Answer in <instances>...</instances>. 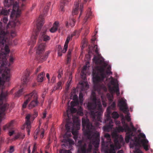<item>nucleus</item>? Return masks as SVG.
<instances>
[{
  "instance_id": "2f4dec72",
  "label": "nucleus",
  "mask_w": 153,
  "mask_h": 153,
  "mask_svg": "<svg viewBox=\"0 0 153 153\" xmlns=\"http://www.w3.org/2000/svg\"><path fill=\"white\" fill-rule=\"evenodd\" d=\"M23 93V88H22L19 89V91L16 93L15 96L16 97H19L22 95Z\"/></svg>"
},
{
  "instance_id": "72a5a7b5",
  "label": "nucleus",
  "mask_w": 153,
  "mask_h": 153,
  "mask_svg": "<svg viewBox=\"0 0 153 153\" xmlns=\"http://www.w3.org/2000/svg\"><path fill=\"white\" fill-rule=\"evenodd\" d=\"M8 13L7 10L2 8L1 9H0V16L4 15L7 16Z\"/></svg>"
},
{
  "instance_id": "b1692460",
  "label": "nucleus",
  "mask_w": 153,
  "mask_h": 153,
  "mask_svg": "<svg viewBox=\"0 0 153 153\" xmlns=\"http://www.w3.org/2000/svg\"><path fill=\"white\" fill-rule=\"evenodd\" d=\"M71 39H72V38H71V36H69L67 37L64 45L63 50L62 51L63 53H65L66 51L68 48V44Z\"/></svg>"
},
{
  "instance_id": "dca6fc26",
  "label": "nucleus",
  "mask_w": 153,
  "mask_h": 153,
  "mask_svg": "<svg viewBox=\"0 0 153 153\" xmlns=\"http://www.w3.org/2000/svg\"><path fill=\"white\" fill-rule=\"evenodd\" d=\"M47 30V27H44L42 30V32H41L40 35V37L39 40L38 42L40 43V41L43 40L44 41H47L50 40V37L46 34V33Z\"/></svg>"
},
{
  "instance_id": "5fc2aeb1",
  "label": "nucleus",
  "mask_w": 153,
  "mask_h": 153,
  "mask_svg": "<svg viewBox=\"0 0 153 153\" xmlns=\"http://www.w3.org/2000/svg\"><path fill=\"white\" fill-rule=\"evenodd\" d=\"M14 151V147L13 146H11L10 147L9 152L10 153H12Z\"/></svg>"
},
{
  "instance_id": "8fccbe9b",
  "label": "nucleus",
  "mask_w": 153,
  "mask_h": 153,
  "mask_svg": "<svg viewBox=\"0 0 153 153\" xmlns=\"http://www.w3.org/2000/svg\"><path fill=\"white\" fill-rule=\"evenodd\" d=\"M79 98L80 101L83 100V94L82 93L80 92L79 95Z\"/></svg>"
},
{
  "instance_id": "3c124183",
  "label": "nucleus",
  "mask_w": 153,
  "mask_h": 153,
  "mask_svg": "<svg viewBox=\"0 0 153 153\" xmlns=\"http://www.w3.org/2000/svg\"><path fill=\"white\" fill-rule=\"evenodd\" d=\"M114 122L115 124L117 126H120L121 123L120 122V121L117 120H115Z\"/></svg>"
},
{
  "instance_id": "680f3d73",
  "label": "nucleus",
  "mask_w": 153,
  "mask_h": 153,
  "mask_svg": "<svg viewBox=\"0 0 153 153\" xmlns=\"http://www.w3.org/2000/svg\"><path fill=\"white\" fill-rule=\"evenodd\" d=\"M72 51V50H71V49L69 50L68 52L67 56H71V54Z\"/></svg>"
},
{
  "instance_id": "cd10ccee",
  "label": "nucleus",
  "mask_w": 153,
  "mask_h": 153,
  "mask_svg": "<svg viewBox=\"0 0 153 153\" xmlns=\"http://www.w3.org/2000/svg\"><path fill=\"white\" fill-rule=\"evenodd\" d=\"M121 116L122 117V123L123 125V127H125L126 128L128 129L129 131H130V130L131 129L129 127L127 124L126 123L125 121V118L124 115L123 114H122L121 115Z\"/></svg>"
},
{
  "instance_id": "5701e85b",
  "label": "nucleus",
  "mask_w": 153,
  "mask_h": 153,
  "mask_svg": "<svg viewBox=\"0 0 153 153\" xmlns=\"http://www.w3.org/2000/svg\"><path fill=\"white\" fill-rule=\"evenodd\" d=\"M59 26V23L57 21L55 22L53 25V27L50 30L52 33H54L58 30Z\"/></svg>"
},
{
  "instance_id": "a19ab883",
  "label": "nucleus",
  "mask_w": 153,
  "mask_h": 153,
  "mask_svg": "<svg viewBox=\"0 0 153 153\" xmlns=\"http://www.w3.org/2000/svg\"><path fill=\"white\" fill-rule=\"evenodd\" d=\"M97 47V45H94V47H92V49L95 51V53L97 54H98L99 53V49Z\"/></svg>"
},
{
  "instance_id": "f03ea898",
  "label": "nucleus",
  "mask_w": 153,
  "mask_h": 153,
  "mask_svg": "<svg viewBox=\"0 0 153 153\" xmlns=\"http://www.w3.org/2000/svg\"><path fill=\"white\" fill-rule=\"evenodd\" d=\"M92 102H88L87 106L91 111V116L94 121H97L102 122L101 117L103 110L100 100L97 99L94 92H92Z\"/></svg>"
},
{
  "instance_id": "c9c22d12",
  "label": "nucleus",
  "mask_w": 153,
  "mask_h": 153,
  "mask_svg": "<svg viewBox=\"0 0 153 153\" xmlns=\"http://www.w3.org/2000/svg\"><path fill=\"white\" fill-rule=\"evenodd\" d=\"M112 117L114 119L118 118L119 117V115L118 113L116 111H114L111 114Z\"/></svg>"
},
{
  "instance_id": "0e129e2a",
  "label": "nucleus",
  "mask_w": 153,
  "mask_h": 153,
  "mask_svg": "<svg viewBox=\"0 0 153 153\" xmlns=\"http://www.w3.org/2000/svg\"><path fill=\"white\" fill-rule=\"evenodd\" d=\"M40 69H41V66H40L38 68H37L36 71L35 73H37L39 71H40Z\"/></svg>"
},
{
  "instance_id": "c85d7f7f",
  "label": "nucleus",
  "mask_w": 153,
  "mask_h": 153,
  "mask_svg": "<svg viewBox=\"0 0 153 153\" xmlns=\"http://www.w3.org/2000/svg\"><path fill=\"white\" fill-rule=\"evenodd\" d=\"M112 137L115 138L114 140V142L115 144L114 146L117 147V145H119V142L118 140V136L116 133H114L112 134Z\"/></svg>"
},
{
  "instance_id": "052dcab7",
  "label": "nucleus",
  "mask_w": 153,
  "mask_h": 153,
  "mask_svg": "<svg viewBox=\"0 0 153 153\" xmlns=\"http://www.w3.org/2000/svg\"><path fill=\"white\" fill-rule=\"evenodd\" d=\"M58 49H59V50H58V51L62 52V53H64L62 52V50H63V49L62 50V48L61 46L60 45H59L58 46Z\"/></svg>"
},
{
  "instance_id": "ea45409f",
  "label": "nucleus",
  "mask_w": 153,
  "mask_h": 153,
  "mask_svg": "<svg viewBox=\"0 0 153 153\" xmlns=\"http://www.w3.org/2000/svg\"><path fill=\"white\" fill-rule=\"evenodd\" d=\"M25 137L24 135L22 134H19L15 137V139H17L19 138L23 139Z\"/></svg>"
},
{
  "instance_id": "9b49d317",
  "label": "nucleus",
  "mask_w": 153,
  "mask_h": 153,
  "mask_svg": "<svg viewBox=\"0 0 153 153\" xmlns=\"http://www.w3.org/2000/svg\"><path fill=\"white\" fill-rule=\"evenodd\" d=\"M44 20L43 19H41L39 21L37 24V29L35 32V34L33 35L31 37V40L33 45L35 44L36 42V40L37 38L38 35L39 34V32L41 30V27L44 24Z\"/></svg>"
},
{
  "instance_id": "f257e3e1",
  "label": "nucleus",
  "mask_w": 153,
  "mask_h": 153,
  "mask_svg": "<svg viewBox=\"0 0 153 153\" xmlns=\"http://www.w3.org/2000/svg\"><path fill=\"white\" fill-rule=\"evenodd\" d=\"M106 65L104 66H98L97 67L96 71H93V81L94 84L93 89L97 91L99 94L101 93V91L102 90L106 91L107 88L103 84H101L100 82L102 81L105 78V68Z\"/></svg>"
},
{
  "instance_id": "c03bdc74",
  "label": "nucleus",
  "mask_w": 153,
  "mask_h": 153,
  "mask_svg": "<svg viewBox=\"0 0 153 153\" xmlns=\"http://www.w3.org/2000/svg\"><path fill=\"white\" fill-rule=\"evenodd\" d=\"M62 82L61 81H59L57 83L56 86L57 87L58 89H62Z\"/></svg>"
},
{
  "instance_id": "e433bc0d",
  "label": "nucleus",
  "mask_w": 153,
  "mask_h": 153,
  "mask_svg": "<svg viewBox=\"0 0 153 153\" xmlns=\"http://www.w3.org/2000/svg\"><path fill=\"white\" fill-rule=\"evenodd\" d=\"M73 124L74 125L73 127L75 129H76L78 130L80 128V124L79 123L77 122L76 123V125L75 123H73Z\"/></svg>"
},
{
  "instance_id": "1a4fd4ad",
  "label": "nucleus",
  "mask_w": 153,
  "mask_h": 153,
  "mask_svg": "<svg viewBox=\"0 0 153 153\" xmlns=\"http://www.w3.org/2000/svg\"><path fill=\"white\" fill-rule=\"evenodd\" d=\"M118 105L120 106V110L126 115L125 118L128 122L130 121L131 119L130 116L129 110L126 101L124 100H120L119 101Z\"/></svg>"
},
{
  "instance_id": "49530a36",
  "label": "nucleus",
  "mask_w": 153,
  "mask_h": 153,
  "mask_svg": "<svg viewBox=\"0 0 153 153\" xmlns=\"http://www.w3.org/2000/svg\"><path fill=\"white\" fill-rule=\"evenodd\" d=\"M39 130H36L34 133V138L35 139L37 138V135L39 133Z\"/></svg>"
},
{
  "instance_id": "a878e982",
  "label": "nucleus",
  "mask_w": 153,
  "mask_h": 153,
  "mask_svg": "<svg viewBox=\"0 0 153 153\" xmlns=\"http://www.w3.org/2000/svg\"><path fill=\"white\" fill-rule=\"evenodd\" d=\"M45 74L44 72H41L39 74L37 78V80L38 82H42L43 81V79L45 77Z\"/></svg>"
},
{
  "instance_id": "774afa93",
  "label": "nucleus",
  "mask_w": 153,
  "mask_h": 153,
  "mask_svg": "<svg viewBox=\"0 0 153 153\" xmlns=\"http://www.w3.org/2000/svg\"><path fill=\"white\" fill-rule=\"evenodd\" d=\"M56 77L54 76H53L52 79L51 81H52L53 82H54L55 80Z\"/></svg>"
},
{
  "instance_id": "473e14b6",
  "label": "nucleus",
  "mask_w": 153,
  "mask_h": 153,
  "mask_svg": "<svg viewBox=\"0 0 153 153\" xmlns=\"http://www.w3.org/2000/svg\"><path fill=\"white\" fill-rule=\"evenodd\" d=\"M105 138H106L107 141L106 142L108 143H110L111 142V136L110 135L106 133L104 135Z\"/></svg>"
},
{
  "instance_id": "f3484780",
  "label": "nucleus",
  "mask_w": 153,
  "mask_h": 153,
  "mask_svg": "<svg viewBox=\"0 0 153 153\" xmlns=\"http://www.w3.org/2000/svg\"><path fill=\"white\" fill-rule=\"evenodd\" d=\"M6 32L2 30L0 27V44L1 43L3 45L4 43L6 42Z\"/></svg>"
},
{
  "instance_id": "412c9836",
  "label": "nucleus",
  "mask_w": 153,
  "mask_h": 153,
  "mask_svg": "<svg viewBox=\"0 0 153 153\" xmlns=\"http://www.w3.org/2000/svg\"><path fill=\"white\" fill-rule=\"evenodd\" d=\"M30 114L27 115L26 117V122L25 124V126H26L27 127V132L28 134H29L30 132V129L31 128L30 126Z\"/></svg>"
},
{
  "instance_id": "39448f33",
  "label": "nucleus",
  "mask_w": 153,
  "mask_h": 153,
  "mask_svg": "<svg viewBox=\"0 0 153 153\" xmlns=\"http://www.w3.org/2000/svg\"><path fill=\"white\" fill-rule=\"evenodd\" d=\"M45 46V43H41L38 45L36 49V52L37 54L36 59L40 62H42L45 61L48 57V55L50 53L49 51H48L46 52L44 55H43Z\"/></svg>"
},
{
  "instance_id": "aec40b11",
  "label": "nucleus",
  "mask_w": 153,
  "mask_h": 153,
  "mask_svg": "<svg viewBox=\"0 0 153 153\" xmlns=\"http://www.w3.org/2000/svg\"><path fill=\"white\" fill-rule=\"evenodd\" d=\"M116 107V103L115 102H113L111 105L109 106L107 109V114L106 116H107V118L108 119L110 118V114H111V109L114 110Z\"/></svg>"
},
{
  "instance_id": "13d9d810",
  "label": "nucleus",
  "mask_w": 153,
  "mask_h": 153,
  "mask_svg": "<svg viewBox=\"0 0 153 153\" xmlns=\"http://www.w3.org/2000/svg\"><path fill=\"white\" fill-rule=\"evenodd\" d=\"M71 60V56H67V63L68 64Z\"/></svg>"
},
{
  "instance_id": "69168bd1",
  "label": "nucleus",
  "mask_w": 153,
  "mask_h": 153,
  "mask_svg": "<svg viewBox=\"0 0 153 153\" xmlns=\"http://www.w3.org/2000/svg\"><path fill=\"white\" fill-rule=\"evenodd\" d=\"M46 111H45L43 113V117H42V118L43 119L45 118L46 117Z\"/></svg>"
},
{
  "instance_id": "de8ad7c7",
  "label": "nucleus",
  "mask_w": 153,
  "mask_h": 153,
  "mask_svg": "<svg viewBox=\"0 0 153 153\" xmlns=\"http://www.w3.org/2000/svg\"><path fill=\"white\" fill-rule=\"evenodd\" d=\"M50 5V2H49L47 4V6L45 7L44 10H45V12H47L48 11L49 7Z\"/></svg>"
},
{
  "instance_id": "2eb2a0df",
  "label": "nucleus",
  "mask_w": 153,
  "mask_h": 153,
  "mask_svg": "<svg viewBox=\"0 0 153 153\" xmlns=\"http://www.w3.org/2000/svg\"><path fill=\"white\" fill-rule=\"evenodd\" d=\"M111 83V85H114L113 87H111L110 86H109V90L111 92H115L117 96H119L120 95V91L118 85H115V82L114 80L113 79H112L110 82Z\"/></svg>"
},
{
  "instance_id": "bf43d9fd",
  "label": "nucleus",
  "mask_w": 153,
  "mask_h": 153,
  "mask_svg": "<svg viewBox=\"0 0 153 153\" xmlns=\"http://www.w3.org/2000/svg\"><path fill=\"white\" fill-rule=\"evenodd\" d=\"M14 23L15 26L18 25L20 24V22L19 20H17L16 22H15Z\"/></svg>"
},
{
  "instance_id": "9d476101",
  "label": "nucleus",
  "mask_w": 153,
  "mask_h": 153,
  "mask_svg": "<svg viewBox=\"0 0 153 153\" xmlns=\"http://www.w3.org/2000/svg\"><path fill=\"white\" fill-rule=\"evenodd\" d=\"M115 130L118 133L123 132L124 131L126 132V135L125 138V140L126 143H128L130 139H132L131 137L133 135V134L132 133L131 129L130 131H129L128 129L126 128L125 127H122L120 126L116 127Z\"/></svg>"
},
{
  "instance_id": "09e8293b",
  "label": "nucleus",
  "mask_w": 153,
  "mask_h": 153,
  "mask_svg": "<svg viewBox=\"0 0 153 153\" xmlns=\"http://www.w3.org/2000/svg\"><path fill=\"white\" fill-rule=\"evenodd\" d=\"M8 20L7 17L4 16L3 18V22L4 23H7Z\"/></svg>"
},
{
  "instance_id": "ddd939ff",
  "label": "nucleus",
  "mask_w": 153,
  "mask_h": 153,
  "mask_svg": "<svg viewBox=\"0 0 153 153\" xmlns=\"http://www.w3.org/2000/svg\"><path fill=\"white\" fill-rule=\"evenodd\" d=\"M106 119L105 120L106 125L103 127V128L104 131L108 132L112 129L114 123L111 117L108 119L107 118V116H106Z\"/></svg>"
},
{
  "instance_id": "58836bf2",
  "label": "nucleus",
  "mask_w": 153,
  "mask_h": 153,
  "mask_svg": "<svg viewBox=\"0 0 153 153\" xmlns=\"http://www.w3.org/2000/svg\"><path fill=\"white\" fill-rule=\"evenodd\" d=\"M69 23L71 27H74L75 24V21L74 19H72L70 20Z\"/></svg>"
},
{
  "instance_id": "a211bd4d",
  "label": "nucleus",
  "mask_w": 153,
  "mask_h": 153,
  "mask_svg": "<svg viewBox=\"0 0 153 153\" xmlns=\"http://www.w3.org/2000/svg\"><path fill=\"white\" fill-rule=\"evenodd\" d=\"M30 73L27 71L25 73L24 76L22 78V83L24 85H25L30 80L29 75Z\"/></svg>"
},
{
  "instance_id": "6e6552de",
  "label": "nucleus",
  "mask_w": 153,
  "mask_h": 153,
  "mask_svg": "<svg viewBox=\"0 0 153 153\" xmlns=\"http://www.w3.org/2000/svg\"><path fill=\"white\" fill-rule=\"evenodd\" d=\"M74 126V125L71 121H70L68 120H67L65 126L67 132L65 134L64 137H70L71 135V131L74 135H78V130L75 129L73 127Z\"/></svg>"
},
{
  "instance_id": "423d86ee",
  "label": "nucleus",
  "mask_w": 153,
  "mask_h": 153,
  "mask_svg": "<svg viewBox=\"0 0 153 153\" xmlns=\"http://www.w3.org/2000/svg\"><path fill=\"white\" fill-rule=\"evenodd\" d=\"M25 99H27L29 101H31L28 106L29 109H31L36 106L39 103L38 100V95L37 92L35 90L26 95L25 97Z\"/></svg>"
},
{
  "instance_id": "f704fd0d",
  "label": "nucleus",
  "mask_w": 153,
  "mask_h": 153,
  "mask_svg": "<svg viewBox=\"0 0 153 153\" xmlns=\"http://www.w3.org/2000/svg\"><path fill=\"white\" fill-rule=\"evenodd\" d=\"M30 146L29 145L27 147V146H25L23 149V153H26L27 152V153H30Z\"/></svg>"
},
{
  "instance_id": "7ed1b4c3",
  "label": "nucleus",
  "mask_w": 153,
  "mask_h": 153,
  "mask_svg": "<svg viewBox=\"0 0 153 153\" xmlns=\"http://www.w3.org/2000/svg\"><path fill=\"white\" fill-rule=\"evenodd\" d=\"M141 138L144 139L141 140V142L144 149L147 151L149 150V146L148 145L149 141L145 139L146 138L145 135L144 134L141 133L138 135L137 137L134 136L133 138V140H132L135 142L134 145L136 146L135 148V150L137 149H139L138 148L140 145L139 142ZM135 153V151H134Z\"/></svg>"
},
{
  "instance_id": "0eeeda50",
  "label": "nucleus",
  "mask_w": 153,
  "mask_h": 153,
  "mask_svg": "<svg viewBox=\"0 0 153 153\" xmlns=\"http://www.w3.org/2000/svg\"><path fill=\"white\" fill-rule=\"evenodd\" d=\"M22 0L24 1L25 0ZM4 5L8 7L13 5V10L10 15L11 17L15 16L17 17L20 15L21 11L18 7L17 2L16 1L15 2V0H5Z\"/></svg>"
},
{
  "instance_id": "4c0bfd02",
  "label": "nucleus",
  "mask_w": 153,
  "mask_h": 153,
  "mask_svg": "<svg viewBox=\"0 0 153 153\" xmlns=\"http://www.w3.org/2000/svg\"><path fill=\"white\" fill-rule=\"evenodd\" d=\"M130 129L131 130V132L133 134V135L132 136V137H131V138L132 139H130V140H133V139L132 137H133L135 136V134H134V132H135L136 131L137 129L136 128H135L134 126H132V127H131V128H130Z\"/></svg>"
},
{
  "instance_id": "7c9ffc66",
  "label": "nucleus",
  "mask_w": 153,
  "mask_h": 153,
  "mask_svg": "<svg viewBox=\"0 0 153 153\" xmlns=\"http://www.w3.org/2000/svg\"><path fill=\"white\" fill-rule=\"evenodd\" d=\"M87 66L86 65L84 66L83 67V69L81 71V76L82 78H83L84 80H85L86 78V75L84 73V71H85L87 70Z\"/></svg>"
},
{
  "instance_id": "f8f14e48",
  "label": "nucleus",
  "mask_w": 153,
  "mask_h": 153,
  "mask_svg": "<svg viewBox=\"0 0 153 153\" xmlns=\"http://www.w3.org/2000/svg\"><path fill=\"white\" fill-rule=\"evenodd\" d=\"M83 4L81 3V1L79 0H76L74 4V8L72 12V14L73 15L77 14L78 13V10L80 9V13L79 16L82 15L83 11Z\"/></svg>"
},
{
  "instance_id": "bb28decb",
  "label": "nucleus",
  "mask_w": 153,
  "mask_h": 153,
  "mask_svg": "<svg viewBox=\"0 0 153 153\" xmlns=\"http://www.w3.org/2000/svg\"><path fill=\"white\" fill-rule=\"evenodd\" d=\"M93 60V62L97 65H101L103 63L102 60L96 56H94Z\"/></svg>"
},
{
  "instance_id": "79ce46f5",
  "label": "nucleus",
  "mask_w": 153,
  "mask_h": 153,
  "mask_svg": "<svg viewBox=\"0 0 153 153\" xmlns=\"http://www.w3.org/2000/svg\"><path fill=\"white\" fill-rule=\"evenodd\" d=\"M58 78L59 79L60 78H61L62 76V70H59L58 72Z\"/></svg>"
},
{
  "instance_id": "6e6d98bb",
  "label": "nucleus",
  "mask_w": 153,
  "mask_h": 153,
  "mask_svg": "<svg viewBox=\"0 0 153 153\" xmlns=\"http://www.w3.org/2000/svg\"><path fill=\"white\" fill-rule=\"evenodd\" d=\"M67 141L70 144H74V141L68 138Z\"/></svg>"
},
{
  "instance_id": "20e7f679",
  "label": "nucleus",
  "mask_w": 153,
  "mask_h": 153,
  "mask_svg": "<svg viewBox=\"0 0 153 153\" xmlns=\"http://www.w3.org/2000/svg\"><path fill=\"white\" fill-rule=\"evenodd\" d=\"M1 88V93L0 95V117L1 115H4L7 112L9 108V104L7 103H4L5 101L7 95V92H4Z\"/></svg>"
},
{
  "instance_id": "a18cd8bd",
  "label": "nucleus",
  "mask_w": 153,
  "mask_h": 153,
  "mask_svg": "<svg viewBox=\"0 0 153 153\" xmlns=\"http://www.w3.org/2000/svg\"><path fill=\"white\" fill-rule=\"evenodd\" d=\"M26 101L24 102V103L22 105V107L23 108H25L27 106V104L29 102L27 99H25Z\"/></svg>"
},
{
  "instance_id": "6ab92c4d",
  "label": "nucleus",
  "mask_w": 153,
  "mask_h": 153,
  "mask_svg": "<svg viewBox=\"0 0 153 153\" xmlns=\"http://www.w3.org/2000/svg\"><path fill=\"white\" fill-rule=\"evenodd\" d=\"M6 55H0V72L3 68H4L6 65V59L5 58V56Z\"/></svg>"
},
{
  "instance_id": "393cba45",
  "label": "nucleus",
  "mask_w": 153,
  "mask_h": 153,
  "mask_svg": "<svg viewBox=\"0 0 153 153\" xmlns=\"http://www.w3.org/2000/svg\"><path fill=\"white\" fill-rule=\"evenodd\" d=\"M110 148L109 149L106 151L107 153H116L115 149H116L117 147L114 146L113 144L110 145Z\"/></svg>"
},
{
  "instance_id": "338daca9",
  "label": "nucleus",
  "mask_w": 153,
  "mask_h": 153,
  "mask_svg": "<svg viewBox=\"0 0 153 153\" xmlns=\"http://www.w3.org/2000/svg\"><path fill=\"white\" fill-rule=\"evenodd\" d=\"M41 134L40 135V137L41 138H43L44 137V131H42L41 132Z\"/></svg>"
},
{
  "instance_id": "603ef678",
  "label": "nucleus",
  "mask_w": 153,
  "mask_h": 153,
  "mask_svg": "<svg viewBox=\"0 0 153 153\" xmlns=\"http://www.w3.org/2000/svg\"><path fill=\"white\" fill-rule=\"evenodd\" d=\"M101 97L102 100V105L104 107H106V106L107 104L105 100L102 99V97L101 96Z\"/></svg>"
},
{
  "instance_id": "864d4df0",
  "label": "nucleus",
  "mask_w": 153,
  "mask_h": 153,
  "mask_svg": "<svg viewBox=\"0 0 153 153\" xmlns=\"http://www.w3.org/2000/svg\"><path fill=\"white\" fill-rule=\"evenodd\" d=\"M71 112L73 113H75L77 111V110L76 108H72L71 109Z\"/></svg>"
},
{
  "instance_id": "4d7b16f0",
  "label": "nucleus",
  "mask_w": 153,
  "mask_h": 153,
  "mask_svg": "<svg viewBox=\"0 0 153 153\" xmlns=\"http://www.w3.org/2000/svg\"><path fill=\"white\" fill-rule=\"evenodd\" d=\"M78 99V96L77 95L75 94L73 96V99L74 100H77Z\"/></svg>"
},
{
  "instance_id": "e2e57ef3",
  "label": "nucleus",
  "mask_w": 153,
  "mask_h": 153,
  "mask_svg": "<svg viewBox=\"0 0 153 153\" xmlns=\"http://www.w3.org/2000/svg\"><path fill=\"white\" fill-rule=\"evenodd\" d=\"M135 153H143L139 149H137L135 151Z\"/></svg>"
},
{
  "instance_id": "37998d69",
  "label": "nucleus",
  "mask_w": 153,
  "mask_h": 153,
  "mask_svg": "<svg viewBox=\"0 0 153 153\" xmlns=\"http://www.w3.org/2000/svg\"><path fill=\"white\" fill-rule=\"evenodd\" d=\"M61 153H72L69 150H67L62 149L60 151Z\"/></svg>"
},
{
  "instance_id": "4468645a",
  "label": "nucleus",
  "mask_w": 153,
  "mask_h": 153,
  "mask_svg": "<svg viewBox=\"0 0 153 153\" xmlns=\"http://www.w3.org/2000/svg\"><path fill=\"white\" fill-rule=\"evenodd\" d=\"M14 121L12 120L10 123L3 126V130L4 131H5L6 129L9 130L8 134L10 136H12L14 133Z\"/></svg>"
},
{
  "instance_id": "c756f323",
  "label": "nucleus",
  "mask_w": 153,
  "mask_h": 153,
  "mask_svg": "<svg viewBox=\"0 0 153 153\" xmlns=\"http://www.w3.org/2000/svg\"><path fill=\"white\" fill-rule=\"evenodd\" d=\"M81 29H80L78 30H75L71 35V38H72L74 36H76V37H78L79 36V33L81 31Z\"/></svg>"
},
{
  "instance_id": "4be33fe9",
  "label": "nucleus",
  "mask_w": 153,
  "mask_h": 153,
  "mask_svg": "<svg viewBox=\"0 0 153 153\" xmlns=\"http://www.w3.org/2000/svg\"><path fill=\"white\" fill-rule=\"evenodd\" d=\"M92 16L93 15L91 11V9L89 8L87 11L86 16L84 19V23L86 22L87 21L91 20Z\"/></svg>"
}]
</instances>
